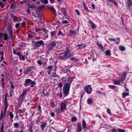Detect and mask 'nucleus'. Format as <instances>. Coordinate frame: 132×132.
Wrapping results in <instances>:
<instances>
[{
	"label": "nucleus",
	"instance_id": "obj_1",
	"mask_svg": "<svg viewBox=\"0 0 132 132\" xmlns=\"http://www.w3.org/2000/svg\"><path fill=\"white\" fill-rule=\"evenodd\" d=\"M7 29L8 30L9 35L7 34V32H5L4 34L0 32V39L3 38L4 37V39L5 40H6L9 39L10 36V37L11 38L12 40L13 41L14 39V38L13 36V28L12 24L11 23L8 24Z\"/></svg>",
	"mask_w": 132,
	"mask_h": 132
},
{
	"label": "nucleus",
	"instance_id": "obj_2",
	"mask_svg": "<svg viewBox=\"0 0 132 132\" xmlns=\"http://www.w3.org/2000/svg\"><path fill=\"white\" fill-rule=\"evenodd\" d=\"M60 56H58V59L60 60H65V58L68 59L71 56L70 50H68L65 54H59Z\"/></svg>",
	"mask_w": 132,
	"mask_h": 132
},
{
	"label": "nucleus",
	"instance_id": "obj_3",
	"mask_svg": "<svg viewBox=\"0 0 132 132\" xmlns=\"http://www.w3.org/2000/svg\"><path fill=\"white\" fill-rule=\"evenodd\" d=\"M36 84V82L34 81H32L30 79H26L24 81L23 85L25 87L29 86L30 85L31 87H33Z\"/></svg>",
	"mask_w": 132,
	"mask_h": 132
},
{
	"label": "nucleus",
	"instance_id": "obj_4",
	"mask_svg": "<svg viewBox=\"0 0 132 132\" xmlns=\"http://www.w3.org/2000/svg\"><path fill=\"white\" fill-rule=\"evenodd\" d=\"M13 53L14 54L17 55L19 56V60L20 61H24L25 60V57L24 56L21 54V52L18 51L17 52V50L16 49L13 48Z\"/></svg>",
	"mask_w": 132,
	"mask_h": 132
},
{
	"label": "nucleus",
	"instance_id": "obj_5",
	"mask_svg": "<svg viewBox=\"0 0 132 132\" xmlns=\"http://www.w3.org/2000/svg\"><path fill=\"white\" fill-rule=\"evenodd\" d=\"M32 42L34 43V47L36 46V47H39L40 46H44V42L42 40H40L36 42L34 41H33Z\"/></svg>",
	"mask_w": 132,
	"mask_h": 132
},
{
	"label": "nucleus",
	"instance_id": "obj_6",
	"mask_svg": "<svg viewBox=\"0 0 132 132\" xmlns=\"http://www.w3.org/2000/svg\"><path fill=\"white\" fill-rule=\"evenodd\" d=\"M70 88V85L68 83L66 84L63 90V92L65 96L69 94Z\"/></svg>",
	"mask_w": 132,
	"mask_h": 132
},
{
	"label": "nucleus",
	"instance_id": "obj_7",
	"mask_svg": "<svg viewBox=\"0 0 132 132\" xmlns=\"http://www.w3.org/2000/svg\"><path fill=\"white\" fill-rule=\"evenodd\" d=\"M34 68L33 66H31L24 69L23 71L24 74L25 75L28 74L29 72L32 71Z\"/></svg>",
	"mask_w": 132,
	"mask_h": 132
},
{
	"label": "nucleus",
	"instance_id": "obj_8",
	"mask_svg": "<svg viewBox=\"0 0 132 132\" xmlns=\"http://www.w3.org/2000/svg\"><path fill=\"white\" fill-rule=\"evenodd\" d=\"M85 90L88 94H90L91 93L92 88L91 85H88L85 86L84 89Z\"/></svg>",
	"mask_w": 132,
	"mask_h": 132
},
{
	"label": "nucleus",
	"instance_id": "obj_9",
	"mask_svg": "<svg viewBox=\"0 0 132 132\" xmlns=\"http://www.w3.org/2000/svg\"><path fill=\"white\" fill-rule=\"evenodd\" d=\"M123 78H124V79L125 78V76H123H123H121V77L119 80L114 81V84L117 85H119V84L120 83H122V82L123 80Z\"/></svg>",
	"mask_w": 132,
	"mask_h": 132
},
{
	"label": "nucleus",
	"instance_id": "obj_10",
	"mask_svg": "<svg viewBox=\"0 0 132 132\" xmlns=\"http://www.w3.org/2000/svg\"><path fill=\"white\" fill-rule=\"evenodd\" d=\"M27 92V90H26L25 91H23L22 94L19 96V99L24 100V97H25L26 95V93Z\"/></svg>",
	"mask_w": 132,
	"mask_h": 132
},
{
	"label": "nucleus",
	"instance_id": "obj_11",
	"mask_svg": "<svg viewBox=\"0 0 132 132\" xmlns=\"http://www.w3.org/2000/svg\"><path fill=\"white\" fill-rule=\"evenodd\" d=\"M11 17L13 19V21L14 22H18L19 21L18 17L15 15L14 14L12 13L11 14Z\"/></svg>",
	"mask_w": 132,
	"mask_h": 132
},
{
	"label": "nucleus",
	"instance_id": "obj_12",
	"mask_svg": "<svg viewBox=\"0 0 132 132\" xmlns=\"http://www.w3.org/2000/svg\"><path fill=\"white\" fill-rule=\"evenodd\" d=\"M40 123L42 124L40 125L41 130L42 131H44L47 125V124L46 123H44L43 122H40Z\"/></svg>",
	"mask_w": 132,
	"mask_h": 132
},
{
	"label": "nucleus",
	"instance_id": "obj_13",
	"mask_svg": "<svg viewBox=\"0 0 132 132\" xmlns=\"http://www.w3.org/2000/svg\"><path fill=\"white\" fill-rule=\"evenodd\" d=\"M48 8L52 12L55 16H57V13H56V10L54 8L51 7H49Z\"/></svg>",
	"mask_w": 132,
	"mask_h": 132
},
{
	"label": "nucleus",
	"instance_id": "obj_14",
	"mask_svg": "<svg viewBox=\"0 0 132 132\" xmlns=\"http://www.w3.org/2000/svg\"><path fill=\"white\" fill-rule=\"evenodd\" d=\"M45 6V5H42L38 7L37 8H36L35 9V10H36L37 13V10H38L39 12H40L41 10Z\"/></svg>",
	"mask_w": 132,
	"mask_h": 132
},
{
	"label": "nucleus",
	"instance_id": "obj_15",
	"mask_svg": "<svg viewBox=\"0 0 132 132\" xmlns=\"http://www.w3.org/2000/svg\"><path fill=\"white\" fill-rule=\"evenodd\" d=\"M24 100H22L21 99H19L18 100V108H20L21 107V105H22V102Z\"/></svg>",
	"mask_w": 132,
	"mask_h": 132
},
{
	"label": "nucleus",
	"instance_id": "obj_16",
	"mask_svg": "<svg viewBox=\"0 0 132 132\" xmlns=\"http://www.w3.org/2000/svg\"><path fill=\"white\" fill-rule=\"evenodd\" d=\"M43 94L44 95L46 96H48L49 95L50 93L47 91V90L45 89H44L43 90Z\"/></svg>",
	"mask_w": 132,
	"mask_h": 132
},
{
	"label": "nucleus",
	"instance_id": "obj_17",
	"mask_svg": "<svg viewBox=\"0 0 132 132\" xmlns=\"http://www.w3.org/2000/svg\"><path fill=\"white\" fill-rule=\"evenodd\" d=\"M96 44L99 47V48L101 49L102 51H104L105 50V48L103 47L102 44H100L98 43H97Z\"/></svg>",
	"mask_w": 132,
	"mask_h": 132
},
{
	"label": "nucleus",
	"instance_id": "obj_18",
	"mask_svg": "<svg viewBox=\"0 0 132 132\" xmlns=\"http://www.w3.org/2000/svg\"><path fill=\"white\" fill-rule=\"evenodd\" d=\"M16 6V5L14 3H12L11 5V6L10 7V9L12 10H14L15 9Z\"/></svg>",
	"mask_w": 132,
	"mask_h": 132
},
{
	"label": "nucleus",
	"instance_id": "obj_19",
	"mask_svg": "<svg viewBox=\"0 0 132 132\" xmlns=\"http://www.w3.org/2000/svg\"><path fill=\"white\" fill-rule=\"evenodd\" d=\"M78 129L77 131L78 132H80L82 130V128L81 126L80 123H78L77 125Z\"/></svg>",
	"mask_w": 132,
	"mask_h": 132
},
{
	"label": "nucleus",
	"instance_id": "obj_20",
	"mask_svg": "<svg viewBox=\"0 0 132 132\" xmlns=\"http://www.w3.org/2000/svg\"><path fill=\"white\" fill-rule=\"evenodd\" d=\"M61 107L62 110H65L66 108L65 103V102L62 103L61 104Z\"/></svg>",
	"mask_w": 132,
	"mask_h": 132
},
{
	"label": "nucleus",
	"instance_id": "obj_21",
	"mask_svg": "<svg viewBox=\"0 0 132 132\" xmlns=\"http://www.w3.org/2000/svg\"><path fill=\"white\" fill-rule=\"evenodd\" d=\"M4 116H5L4 115V113H3V110H2L1 111V114L0 115V120L2 121L4 120L3 117Z\"/></svg>",
	"mask_w": 132,
	"mask_h": 132
},
{
	"label": "nucleus",
	"instance_id": "obj_22",
	"mask_svg": "<svg viewBox=\"0 0 132 132\" xmlns=\"http://www.w3.org/2000/svg\"><path fill=\"white\" fill-rule=\"evenodd\" d=\"M76 34V31H75L70 30L69 31V35L70 36H72L73 35H75Z\"/></svg>",
	"mask_w": 132,
	"mask_h": 132
},
{
	"label": "nucleus",
	"instance_id": "obj_23",
	"mask_svg": "<svg viewBox=\"0 0 132 132\" xmlns=\"http://www.w3.org/2000/svg\"><path fill=\"white\" fill-rule=\"evenodd\" d=\"M8 116H10V118L11 119H13L14 117V115L11 111L9 112V113H8Z\"/></svg>",
	"mask_w": 132,
	"mask_h": 132
},
{
	"label": "nucleus",
	"instance_id": "obj_24",
	"mask_svg": "<svg viewBox=\"0 0 132 132\" xmlns=\"http://www.w3.org/2000/svg\"><path fill=\"white\" fill-rule=\"evenodd\" d=\"M43 117H41L40 116H38L37 117V119L36 120V123H38L39 122H40L42 120Z\"/></svg>",
	"mask_w": 132,
	"mask_h": 132
},
{
	"label": "nucleus",
	"instance_id": "obj_25",
	"mask_svg": "<svg viewBox=\"0 0 132 132\" xmlns=\"http://www.w3.org/2000/svg\"><path fill=\"white\" fill-rule=\"evenodd\" d=\"M29 128L27 129L28 131V132H33L32 127L31 125H29Z\"/></svg>",
	"mask_w": 132,
	"mask_h": 132
},
{
	"label": "nucleus",
	"instance_id": "obj_26",
	"mask_svg": "<svg viewBox=\"0 0 132 132\" xmlns=\"http://www.w3.org/2000/svg\"><path fill=\"white\" fill-rule=\"evenodd\" d=\"M93 99L91 98L88 99L87 100V103L89 104H91L93 102Z\"/></svg>",
	"mask_w": 132,
	"mask_h": 132
},
{
	"label": "nucleus",
	"instance_id": "obj_27",
	"mask_svg": "<svg viewBox=\"0 0 132 132\" xmlns=\"http://www.w3.org/2000/svg\"><path fill=\"white\" fill-rule=\"evenodd\" d=\"M57 32V31H51V32L50 35L51 36L53 37L54 36L55 34Z\"/></svg>",
	"mask_w": 132,
	"mask_h": 132
},
{
	"label": "nucleus",
	"instance_id": "obj_28",
	"mask_svg": "<svg viewBox=\"0 0 132 132\" xmlns=\"http://www.w3.org/2000/svg\"><path fill=\"white\" fill-rule=\"evenodd\" d=\"M4 124L3 123L1 125V128L0 129V131L1 132H5L4 131Z\"/></svg>",
	"mask_w": 132,
	"mask_h": 132
},
{
	"label": "nucleus",
	"instance_id": "obj_29",
	"mask_svg": "<svg viewBox=\"0 0 132 132\" xmlns=\"http://www.w3.org/2000/svg\"><path fill=\"white\" fill-rule=\"evenodd\" d=\"M73 79V77H69V78H68V80L69 83V84H70V85L72 82Z\"/></svg>",
	"mask_w": 132,
	"mask_h": 132
},
{
	"label": "nucleus",
	"instance_id": "obj_30",
	"mask_svg": "<svg viewBox=\"0 0 132 132\" xmlns=\"http://www.w3.org/2000/svg\"><path fill=\"white\" fill-rule=\"evenodd\" d=\"M57 41L54 40V41H53L51 44V45L52 46H55Z\"/></svg>",
	"mask_w": 132,
	"mask_h": 132
},
{
	"label": "nucleus",
	"instance_id": "obj_31",
	"mask_svg": "<svg viewBox=\"0 0 132 132\" xmlns=\"http://www.w3.org/2000/svg\"><path fill=\"white\" fill-rule=\"evenodd\" d=\"M83 123L82 124L83 127L84 129L86 128H87L86 124L84 120H83Z\"/></svg>",
	"mask_w": 132,
	"mask_h": 132
},
{
	"label": "nucleus",
	"instance_id": "obj_32",
	"mask_svg": "<svg viewBox=\"0 0 132 132\" xmlns=\"http://www.w3.org/2000/svg\"><path fill=\"white\" fill-rule=\"evenodd\" d=\"M128 6L130 7V6L132 5V3L131 0H128Z\"/></svg>",
	"mask_w": 132,
	"mask_h": 132
},
{
	"label": "nucleus",
	"instance_id": "obj_33",
	"mask_svg": "<svg viewBox=\"0 0 132 132\" xmlns=\"http://www.w3.org/2000/svg\"><path fill=\"white\" fill-rule=\"evenodd\" d=\"M38 110L39 111L40 113H42V112L41 106L40 105H38Z\"/></svg>",
	"mask_w": 132,
	"mask_h": 132
},
{
	"label": "nucleus",
	"instance_id": "obj_34",
	"mask_svg": "<svg viewBox=\"0 0 132 132\" xmlns=\"http://www.w3.org/2000/svg\"><path fill=\"white\" fill-rule=\"evenodd\" d=\"M77 47H79L78 48V49H82L84 48L85 47L84 45H82V44H79L77 45Z\"/></svg>",
	"mask_w": 132,
	"mask_h": 132
},
{
	"label": "nucleus",
	"instance_id": "obj_35",
	"mask_svg": "<svg viewBox=\"0 0 132 132\" xmlns=\"http://www.w3.org/2000/svg\"><path fill=\"white\" fill-rule=\"evenodd\" d=\"M129 95L128 93H126L125 92H124L122 94V97L123 98L125 97L126 96Z\"/></svg>",
	"mask_w": 132,
	"mask_h": 132
},
{
	"label": "nucleus",
	"instance_id": "obj_36",
	"mask_svg": "<svg viewBox=\"0 0 132 132\" xmlns=\"http://www.w3.org/2000/svg\"><path fill=\"white\" fill-rule=\"evenodd\" d=\"M36 6L34 5H29L28 6L29 9L32 8L33 9H34L36 7Z\"/></svg>",
	"mask_w": 132,
	"mask_h": 132
},
{
	"label": "nucleus",
	"instance_id": "obj_37",
	"mask_svg": "<svg viewBox=\"0 0 132 132\" xmlns=\"http://www.w3.org/2000/svg\"><path fill=\"white\" fill-rule=\"evenodd\" d=\"M90 23L91 24V26L94 29L96 28V26L92 22H90Z\"/></svg>",
	"mask_w": 132,
	"mask_h": 132
},
{
	"label": "nucleus",
	"instance_id": "obj_38",
	"mask_svg": "<svg viewBox=\"0 0 132 132\" xmlns=\"http://www.w3.org/2000/svg\"><path fill=\"white\" fill-rule=\"evenodd\" d=\"M4 103L5 107H8V103L7 101V100H4Z\"/></svg>",
	"mask_w": 132,
	"mask_h": 132
},
{
	"label": "nucleus",
	"instance_id": "obj_39",
	"mask_svg": "<svg viewBox=\"0 0 132 132\" xmlns=\"http://www.w3.org/2000/svg\"><path fill=\"white\" fill-rule=\"evenodd\" d=\"M14 92V91L13 89H11L10 91V94L11 97H12L13 96V94Z\"/></svg>",
	"mask_w": 132,
	"mask_h": 132
},
{
	"label": "nucleus",
	"instance_id": "obj_40",
	"mask_svg": "<svg viewBox=\"0 0 132 132\" xmlns=\"http://www.w3.org/2000/svg\"><path fill=\"white\" fill-rule=\"evenodd\" d=\"M84 6L85 9L88 12H89V10H88V8L87 6L85 4V3H84L83 4Z\"/></svg>",
	"mask_w": 132,
	"mask_h": 132
},
{
	"label": "nucleus",
	"instance_id": "obj_41",
	"mask_svg": "<svg viewBox=\"0 0 132 132\" xmlns=\"http://www.w3.org/2000/svg\"><path fill=\"white\" fill-rule=\"evenodd\" d=\"M14 126L16 128H18L19 127V125L18 123H15L13 124Z\"/></svg>",
	"mask_w": 132,
	"mask_h": 132
},
{
	"label": "nucleus",
	"instance_id": "obj_42",
	"mask_svg": "<svg viewBox=\"0 0 132 132\" xmlns=\"http://www.w3.org/2000/svg\"><path fill=\"white\" fill-rule=\"evenodd\" d=\"M50 105L53 108H54L55 106V103H54V102H53V101H51V103H50Z\"/></svg>",
	"mask_w": 132,
	"mask_h": 132
},
{
	"label": "nucleus",
	"instance_id": "obj_43",
	"mask_svg": "<svg viewBox=\"0 0 132 132\" xmlns=\"http://www.w3.org/2000/svg\"><path fill=\"white\" fill-rule=\"evenodd\" d=\"M22 27H24L26 26V23L25 21H24L21 23Z\"/></svg>",
	"mask_w": 132,
	"mask_h": 132
},
{
	"label": "nucleus",
	"instance_id": "obj_44",
	"mask_svg": "<svg viewBox=\"0 0 132 132\" xmlns=\"http://www.w3.org/2000/svg\"><path fill=\"white\" fill-rule=\"evenodd\" d=\"M119 48L121 51H124L125 50V48L124 46H120Z\"/></svg>",
	"mask_w": 132,
	"mask_h": 132
},
{
	"label": "nucleus",
	"instance_id": "obj_45",
	"mask_svg": "<svg viewBox=\"0 0 132 132\" xmlns=\"http://www.w3.org/2000/svg\"><path fill=\"white\" fill-rule=\"evenodd\" d=\"M33 35H32L31 34L29 35H28V40H29L32 39L33 37Z\"/></svg>",
	"mask_w": 132,
	"mask_h": 132
},
{
	"label": "nucleus",
	"instance_id": "obj_46",
	"mask_svg": "<svg viewBox=\"0 0 132 132\" xmlns=\"http://www.w3.org/2000/svg\"><path fill=\"white\" fill-rule=\"evenodd\" d=\"M39 30H41L42 31H44L45 33H47L48 32V30L47 29H45L44 28L42 29H39Z\"/></svg>",
	"mask_w": 132,
	"mask_h": 132
},
{
	"label": "nucleus",
	"instance_id": "obj_47",
	"mask_svg": "<svg viewBox=\"0 0 132 132\" xmlns=\"http://www.w3.org/2000/svg\"><path fill=\"white\" fill-rule=\"evenodd\" d=\"M5 5L3 3L0 1V6L2 8H4Z\"/></svg>",
	"mask_w": 132,
	"mask_h": 132
},
{
	"label": "nucleus",
	"instance_id": "obj_48",
	"mask_svg": "<svg viewBox=\"0 0 132 132\" xmlns=\"http://www.w3.org/2000/svg\"><path fill=\"white\" fill-rule=\"evenodd\" d=\"M107 2L108 4L110 5H111L113 3V0H108V1Z\"/></svg>",
	"mask_w": 132,
	"mask_h": 132
},
{
	"label": "nucleus",
	"instance_id": "obj_49",
	"mask_svg": "<svg viewBox=\"0 0 132 132\" xmlns=\"http://www.w3.org/2000/svg\"><path fill=\"white\" fill-rule=\"evenodd\" d=\"M20 23H16L15 25V27L16 28H18L20 26Z\"/></svg>",
	"mask_w": 132,
	"mask_h": 132
},
{
	"label": "nucleus",
	"instance_id": "obj_50",
	"mask_svg": "<svg viewBox=\"0 0 132 132\" xmlns=\"http://www.w3.org/2000/svg\"><path fill=\"white\" fill-rule=\"evenodd\" d=\"M1 87L3 90L5 89V86L4 83H2L1 84Z\"/></svg>",
	"mask_w": 132,
	"mask_h": 132
},
{
	"label": "nucleus",
	"instance_id": "obj_51",
	"mask_svg": "<svg viewBox=\"0 0 132 132\" xmlns=\"http://www.w3.org/2000/svg\"><path fill=\"white\" fill-rule=\"evenodd\" d=\"M42 1L45 4H46L48 3V0H42Z\"/></svg>",
	"mask_w": 132,
	"mask_h": 132
},
{
	"label": "nucleus",
	"instance_id": "obj_52",
	"mask_svg": "<svg viewBox=\"0 0 132 132\" xmlns=\"http://www.w3.org/2000/svg\"><path fill=\"white\" fill-rule=\"evenodd\" d=\"M77 120V118L75 117H73L72 118L71 121L72 122L76 121Z\"/></svg>",
	"mask_w": 132,
	"mask_h": 132
},
{
	"label": "nucleus",
	"instance_id": "obj_53",
	"mask_svg": "<svg viewBox=\"0 0 132 132\" xmlns=\"http://www.w3.org/2000/svg\"><path fill=\"white\" fill-rule=\"evenodd\" d=\"M61 10L62 11L63 13H64V14L66 15V12L65 9L63 8H62L61 9Z\"/></svg>",
	"mask_w": 132,
	"mask_h": 132
},
{
	"label": "nucleus",
	"instance_id": "obj_54",
	"mask_svg": "<svg viewBox=\"0 0 132 132\" xmlns=\"http://www.w3.org/2000/svg\"><path fill=\"white\" fill-rule=\"evenodd\" d=\"M110 51L109 50H107L105 52V53L107 55H109L110 54Z\"/></svg>",
	"mask_w": 132,
	"mask_h": 132
},
{
	"label": "nucleus",
	"instance_id": "obj_55",
	"mask_svg": "<svg viewBox=\"0 0 132 132\" xmlns=\"http://www.w3.org/2000/svg\"><path fill=\"white\" fill-rule=\"evenodd\" d=\"M118 130L119 132H125V130L120 129H118Z\"/></svg>",
	"mask_w": 132,
	"mask_h": 132
},
{
	"label": "nucleus",
	"instance_id": "obj_56",
	"mask_svg": "<svg viewBox=\"0 0 132 132\" xmlns=\"http://www.w3.org/2000/svg\"><path fill=\"white\" fill-rule=\"evenodd\" d=\"M37 16L40 19H41L42 18V16L41 15L40 13H38L37 14Z\"/></svg>",
	"mask_w": 132,
	"mask_h": 132
},
{
	"label": "nucleus",
	"instance_id": "obj_57",
	"mask_svg": "<svg viewBox=\"0 0 132 132\" xmlns=\"http://www.w3.org/2000/svg\"><path fill=\"white\" fill-rule=\"evenodd\" d=\"M37 62L40 65H42V61L40 60H38L37 61Z\"/></svg>",
	"mask_w": 132,
	"mask_h": 132
},
{
	"label": "nucleus",
	"instance_id": "obj_58",
	"mask_svg": "<svg viewBox=\"0 0 132 132\" xmlns=\"http://www.w3.org/2000/svg\"><path fill=\"white\" fill-rule=\"evenodd\" d=\"M7 108L8 107H5L4 109V116H5V114L6 112Z\"/></svg>",
	"mask_w": 132,
	"mask_h": 132
},
{
	"label": "nucleus",
	"instance_id": "obj_59",
	"mask_svg": "<svg viewBox=\"0 0 132 132\" xmlns=\"http://www.w3.org/2000/svg\"><path fill=\"white\" fill-rule=\"evenodd\" d=\"M8 95V94L7 92H6L5 93V98H4V100H7V96Z\"/></svg>",
	"mask_w": 132,
	"mask_h": 132
},
{
	"label": "nucleus",
	"instance_id": "obj_60",
	"mask_svg": "<svg viewBox=\"0 0 132 132\" xmlns=\"http://www.w3.org/2000/svg\"><path fill=\"white\" fill-rule=\"evenodd\" d=\"M19 120L18 116L17 115L15 118V120Z\"/></svg>",
	"mask_w": 132,
	"mask_h": 132
},
{
	"label": "nucleus",
	"instance_id": "obj_61",
	"mask_svg": "<svg viewBox=\"0 0 132 132\" xmlns=\"http://www.w3.org/2000/svg\"><path fill=\"white\" fill-rule=\"evenodd\" d=\"M107 112L108 113L110 114L111 115V111L110 109H107Z\"/></svg>",
	"mask_w": 132,
	"mask_h": 132
},
{
	"label": "nucleus",
	"instance_id": "obj_62",
	"mask_svg": "<svg viewBox=\"0 0 132 132\" xmlns=\"http://www.w3.org/2000/svg\"><path fill=\"white\" fill-rule=\"evenodd\" d=\"M113 3L114 4L117 6H118V4L116 2L114 1H113Z\"/></svg>",
	"mask_w": 132,
	"mask_h": 132
},
{
	"label": "nucleus",
	"instance_id": "obj_63",
	"mask_svg": "<svg viewBox=\"0 0 132 132\" xmlns=\"http://www.w3.org/2000/svg\"><path fill=\"white\" fill-rule=\"evenodd\" d=\"M52 66H49L47 67V69L48 70L52 69L53 68Z\"/></svg>",
	"mask_w": 132,
	"mask_h": 132
},
{
	"label": "nucleus",
	"instance_id": "obj_64",
	"mask_svg": "<svg viewBox=\"0 0 132 132\" xmlns=\"http://www.w3.org/2000/svg\"><path fill=\"white\" fill-rule=\"evenodd\" d=\"M63 35L64 34L62 33V32L61 31V30L60 29L59 30V33H58V35Z\"/></svg>",
	"mask_w": 132,
	"mask_h": 132
}]
</instances>
